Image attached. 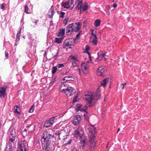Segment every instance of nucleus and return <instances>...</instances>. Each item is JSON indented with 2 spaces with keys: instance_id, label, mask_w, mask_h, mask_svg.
<instances>
[{
  "instance_id": "4c0bfd02",
  "label": "nucleus",
  "mask_w": 151,
  "mask_h": 151,
  "mask_svg": "<svg viewBox=\"0 0 151 151\" xmlns=\"http://www.w3.org/2000/svg\"><path fill=\"white\" fill-rule=\"evenodd\" d=\"M68 19L69 18L67 17H65L64 19L63 20V23L65 24V25L67 24V22L68 21Z\"/></svg>"
},
{
  "instance_id": "603ef678",
  "label": "nucleus",
  "mask_w": 151,
  "mask_h": 151,
  "mask_svg": "<svg viewBox=\"0 0 151 151\" xmlns=\"http://www.w3.org/2000/svg\"><path fill=\"white\" fill-rule=\"evenodd\" d=\"M47 56H46V52L45 51V56L44 57V58H43V61H44L45 60L46 61H47Z\"/></svg>"
},
{
  "instance_id": "e433bc0d",
  "label": "nucleus",
  "mask_w": 151,
  "mask_h": 151,
  "mask_svg": "<svg viewBox=\"0 0 151 151\" xmlns=\"http://www.w3.org/2000/svg\"><path fill=\"white\" fill-rule=\"evenodd\" d=\"M67 77H64V78L61 80V82L64 83L66 81H70L71 80L70 79H67Z\"/></svg>"
},
{
  "instance_id": "49530a36",
  "label": "nucleus",
  "mask_w": 151,
  "mask_h": 151,
  "mask_svg": "<svg viewBox=\"0 0 151 151\" xmlns=\"http://www.w3.org/2000/svg\"><path fill=\"white\" fill-rule=\"evenodd\" d=\"M75 5V4H73V5H72V6H71L70 4L69 6H68L69 7H68L67 9H69L70 10H72L73 9V7H74V6Z\"/></svg>"
},
{
  "instance_id": "7c9ffc66",
  "label": "nucleus",
  "mask_w": 151,
  "mask_h": 151,
  "mask_svg": "<svg viewBox=\"0 0 151 151\" xmlns=\"http://www.w3.org/2000/svg\"><path fill=\"white\" fill-rule=\"evenodd\" d=\"M32 22L35 24V25H36V26L37 25L38 22L39 21L38 19H32Z\"/></svg>"
},
{
  "instance_id": "a878e982",
  "label": "nucleus",
  "mask_w": 151,
  "mask_h": 151,
  "mask_svg": "<svg viewBox=\"0 0 151 151\" xmlns=\"http://www.w3.org/2000/svg\"><path fill=\"white\" fill-rule=\"evenodd\" d=\"M24 12L27 14H30L32 12L31 10L29 9L28 6L27 5L24 6Z\"/></svg>"
},
{
  "instance_id": "4468645a",
  "label": "nucleus",
  "mask_w": 151,
  "mask_h": 151,
  "mask_svg": "<svg viewBox=\"0 0 151 151\" xmlns=\"http://www.w3.org/2000/svg\"><path fill=\"white\" fill-rule=\"evenodd\" d=\"M59 33H58L57 35L58 37H64V35L65 33V29H60L59 30Z\"/></svg>"
},
{
  "instance_id": "f257e3e1",
  "label": "nucleus",
  "mask_w": 151,
  "mask_h": 151,
  "mask_svg": "<svg viewBox=\"0 0 151 151\" xmlns=\"http://www.w3.org/2000/svg\"><path fill=\"white\" fill-rule=\"evenodd\" d=\"M101 95L99 93H94L91 92H88L85 95L84 99L86 100V103L89 107H91L93 106L92 101L93 99L98 100L101 98Z\"/></svg>"
},
{
  "instance_id": "9d476101",
  "label": "nucleus",
  "mask_w": 151,
  "mask_h": 151,
  "mask_svg": "<svg viewBox=\"0 0 151 151\" xmlns=\"http://www.w3.org/2000/svg\"><path fill=\"white\" fill-rule=\"evenodd\" d=\"M87 106H84L81 104H78L77 105L76 109L77 110L80 111H86L87 109Z\"/></svg>"
},
{
  "instance_id": "f03ea898",
  "label": "nucleus",
  "mask_w": 151,
  "mask_h": 151,
  "mask_svg": "<svg viewBox=\"0 0 151 151\" xmlns=\"http://www.w3.org/2000/svg\"><path fill=\"white\" fill-rule=\"evenodd\" d=\"M83 133V128L79 126L74 131V136L75 137L79 138L80 139H83L85 137Z\"/></svg>"
},
{
  "instance_id": "338daca9",
  "label": "nucleus",
  "mask_w": 151,
  "mask_h": 151,
  "mask_svg": "<svg viewBox=\"0 0 151 151\" xmlns=\"http://www.w3.org/2000/svg\"><path fill=\"white\" fill-rule=\"evenodd\" d=\"M71 151H78V150L76 148H74Z\"/></svg>"
},
{
  "instance_id": "f704fd0d",
  "label": "nucleus",
  "mask_w": 151,
  "mask_h": 151,
  "mask_svg": "<svg viewBox=\"0 0 151 151\" xmlns=\"http://www.w3.org/2000/svg\"><path fill=\"white\" fill-rule=\"evenodd\" d=\"M87 131L88 132L89 135H91L92 134V131L91 128H88L87 130Z\"/></svg>"
},
{
  "instance_id": "72a5a7b5",
  "label": "nucleus",
  "mask_w": 151,
  "mask_h": 151,
  "mask_svg": "<svg viewBox=\"0 0 151 151\" xmlns=\"http://www.w3.org/2000/svg\"><path fill=\"white\" fill-rule=\"evenodd\" d=\"M88 8L87 5H85L82 7V10L83 12L87 10Z\"/></svg>"
},
{
  "instance_id": "f3484780",
  "label": "nucleus",
  "mask_w": 151,
  "mask_h": 151,
  "mask_svg": "<svg viewBox=\"0 0 151 151\" xmlns=\"http://www.w3.org/2000/svg\"><path fill=\"white\" fill-rule=\"evenodd\" d=\"M72 24H73L72 27L73 29V32H79V30H80L81 28L80 27L76 26L75 24L73 23H72Z\"/></svg>"
},
{
  "instance_id": "aec40b11",
  "label": "nucleus",
  "mask_w": 151,
  "mask_h": 151,
  "mask_svg": "<svg viewBox=\"0 0 151 151\" xmlns=\"http://www.w3.org/2000/svg\"><path fill=\"white\" fill-rule=\"evenodd\" d=\"M69 2L66 1L63 2L61 4V5L64 8H67L68 7H69L68 6H69Z\"/></svg>"
},
{
  "instance_id": "cd10ccee",
  "label": "nucleus",
  "mask_w": 151,
  "mask_h": 151,
  "mask_svg": "<svg viewBox=\"0 0 151 151\" xmlns=\"http://www.w3.org/2000/svg\"><path fill=\"white\" fill-rule=\"evenodd\" d=\"M85 112V114H83V116L85 119L86 120H87L88 119V112L86 110V111H84Z\"/></svg>"
},
{
  "instance_id": "ea45409f",
  "label": "nucleus",
  "mask_w": 151,
  "mask_h": 151,
  "mask_svg": "<svg viewBox=\"0 0 151 151\" xmlns=\"http://www.w3.org/2000/svg\"><path fill=\"white\" fill-rule=\"evenodd\" d=\"M81 31H79V33L76 35V39H74L75 40L76 39L78 40L79 37H80V35L81 33Z\"/></svg>"
},
{
  "instance_id": "6e6552de",
  "label": "nucleus",
  "mask_w": 151,
  "mask_h": 151,
  "mask_svg": "<svg viewBox=\"0 0 151 151\" xmlns=\"http://www.w3.org/2000/svg\"><path fill=\"white\" fill-rule=\"evenodd\" d=\"M71 43V41L69 39L65 40L63 44V48H65L66 47H68L70 48H72L71 46H73L74 45Z\"/></svg>"
},
{
  "instance_id": "3c124183",
  "label": "nucleus",
  "mask_w": 151,
  "mask_h": 151,
  "mask_svg": "<svg viewBox=\"0 0 151 151\" xmlns=\"http://www.w3.org/2000/svg\"><path fill=\"white\" fill-rule=\"evenodd\" d=\"M85 52L87 53L88 54V55L89 56V59H90V60L91 61V55H90V53L88 52V51H86Z\"/></svg>"
},
{
  "instance_id": "8fccbe9b",
  "label": "nucleus",
  "mask_w": 151,
  "mask_h": 151,
  "mask_svg": "<svg viewBox=\"0 0 151 151\" xmlns=\"http://www.w3.org/2000/svg\"><path fill=\"white\" fill-rule=\"evenodd\" d=\"M60 134V133L59 131H56L55 133V134L58 136V137H59Z\"/></svg>"
},
{
  "instance_id": "a18cd8bd",
  "label": "nucleus",
  "mask_w": 151,
  "mask_h": 151,
  "mask_svg": "<svg viewBox=\"0 0 151 151\" xmlns=\"http://www.w3.org/2000/svg\"><path fill=\"white\" fill-rule=\"evenodd\" d=\"M5 4V3L1 4L0 5V8L2 9H4V5Z\"/></svg>"
},
{
  "instance_id": "39448f33",
  "label": "nucleus",
  "mask_w": 151,
  "mask_h": 151,
  "mask_svg": "<svg viewBox=\"0 0 151 151\" xmlns=\"http://www.w3.org/2000/svg\"><path fill=\"white\" fill-rule=\"evenodd\" d=\"M6 88L2 86L0 87V98L3 99L5 98L7 95Z\"/></svg>"
},
{
  "instance_id": "58836bf2",
  "label": "nucleus",
  "mask_w": 151,
  "mask_h": 151,
  "mask_svg": "<svg viewBox=\"0 0 151 151\" xmlns=\"http://www.w3.org/2000/svg\"><path fill=\"white\" fill-rule=\"evenodd\" d=\"M69 58L70 59L74 60L75 61V62H76V61H77V58H76V57H75L74 56H70Z\"/></svg>"
},
{
  "instance_id": "69168bd1",
  "label": "nucleus",
  "mask_w": 151,
  "mask_h": 151,
  "mask_svg": "<svg viewBox=\"0 0 151 151\" xmlns=\"http://www.w3.org/2000/svg\"><path fill=\"white\" fill-rule=\"evenodd\" d=\"M19 37H17L15 41H16V42H18L19 41Z\"/></svg>"
},
{
  "instance_id": "4d7b16f0",
  "label": "nucleus",
  "mask_w": 151,
  "mask_h": 151,
  "mask_svg": "<svg viewBox=\"0 0 151 151\" xmlns=\"http://www.w3.org/2000/svg\"><path fill=\"white\" fill-rule=\"evenodd\" d=\"M52 20L50 21V27L51 28V27H52Z\"/></svg>"
},
{
  "instance_id": "bb28decb",
  "label": "nucleus",
  "mask_w": 151,
  "mask_h": 151,
  "mask_svg": "<svg viewBox=\"0 0 151 151\" xmlns=\"http://www.w3.org/2000/svg\"><path fill=\"white\" fill-rule=\"evenodd\" d=\"M57 13L58 14H60V15L59 16L60 17L63 18L64 17V15L65 14V13L64 12H59L57 11Z\"/></svg>"
},
{
  "instance_id": "13d9d810",
  "label": "nucleus",
  "mask_w": 151,
  "mask_h": 151,
  "mask_svg": "<svg viewBox=\"0 0 151 151\" xmlns=\"http://www.w3.org/2000/svg\"><path fill=\"white\" fill-rule=\"evenodd\" d=\"M106 54V52L105 53H102L101 55V57L102 58L104 57L105 56V55Z\"/></svg>"
},
{
  "instance_id": "774afa93",
  "label": "nucleus",
  "mask_w": 151,
  "mask_h": 151,
  "mask_svg": "<svg viewBox=\"0 0 151 151\" xmlns=\"http://www.w3.org/2000/svg\"><path fill=\"white\" fill-rule=\"evenodd\" d=\"M117 4H113V7L114 8H116L117 7Z\"/></svg>"
},
{
  "instance_id": "c9c22d12",
  "label": "nucleus",
  "mask_w": 151,
  "mask_h": 151,
  "mask_svg": "<svg viewBox=\"0 0 151 151\" xmlns=\"http://www.w3.org/2000/svg\"><path fill=\"white\" fill-rule=\"evenodd\" d=\"M67 77H64V78L61 80V82L64 83L66 81H70L71 80L70 79H67Z\"/></svg>"
},
{
  "instance_id": "7ed1b4c3",
  "label": "nucleus",
  "mask_w": 151,
  "mask_h": 151,
  "mask_svg": "<svg viewBox=\"0 0 151 151\" xmlns=\"http://www.w3.org/2000/svg\"><path fill=\"white\" fill-rule=\"evenodd\" d=\"M47 131H45L43 134L41 142L42 144V146L44 151H47Z\"/></svg>"
},
{
  "instance_id": "bf43d9fd",
  "label": "nucleus",
  "mask_w": 151,
  "mask_h": 151,
  "mask_svg": "<svg viewBox=\"0 0 151 151\" xmlns=\"http://www.w3.org/2000/svg\"><path fill=\"white\" fill-rule=\"evenodd\" d=\"M5 56L6 58H8V52L6 51L5 52Z\"/></svg>"
},
{
  "instance_id": "2eb2a0df",
  "label": "nucleus",
  "mask_w": 151,
  "mask_h": 151,
  "mask_svg": "<svg viewBox=\"0 0 151 151\" xmlns=\"http://www.w3.org/2000/svg\"><path fill=\"white\" fill-rule=\"evenodd\" d=\"M77 1H78V4L75 7V9L76 10H78L81 9L83 3L82 1L78 0Z\"/></svg>"
},
{
  "instance_id": "473e14b6",
  "label": "nucleus",
  "mask_w": 151,
  "mask_h": 151,
  "mask_svg": "<svg viewBox=\"0 0 151 151\" xmlns=\"http://www.w3.org/2000/svg\"><path fill=\"white\" fill-rule=\"evenodd\" d=\"M34 105H33L31 106L28 111L29 113H32L34 110Z\"/></svg>"
},
{
  "instance_id": "dca6fc26",
  "label": "nucleus",
  "mask_w": 151,
  "mask_h": 151,
  "mask_svg": "<svg viewBox=\"0 0 151 151\" xmlns=\"http://www.w3.org/2000/svg\"><path fill=\"white\" fill-rule=\"evenodd\" d=\"M54 14V9L52 6L51 7V8L49 10L48 12V16L50 18H52Z\"/></svg>"
},
{
  "instance_id": "37998d69",
  "label": "nucleus",
  "mask_w": 151,
  "mask_h": 151,
  "mask_svg": "<svg viewBox=\"0 0 151 151\" xmlns=\"http://www.w3.org/2000/svg\"><path fill=\"white\" fill-rule=\"evenodd\" d=\"M60 79L59 76H56L54 79V81H59Z\"/></svg>"
},
{
  "instance_id": "5fc2aeb1",
  "label": "nucleus",
  "mask_w": 151,
  "mask_h": 151,
  "mask_svg": "<svg viewBox=\"0 0 151 151\" xmlns=\"http://www.w3.org/2000/svg\"><path fill=\"white\" fill-rule=\"evenodd\" d=\"M75 25H76L77 26L79 27H80V23L79 22H76L75 23Z\"/></svg>"
},
{
  "instance_id": "ddd939ff",
  "label": "nucleus",
  "mask_w": 151,
  "mask_h": 151,
  "mask_svg": "<svg viewBox=\"0 0 151 151\" xmlns=\"http://www.w3.org/2000/svg\"><path fill=\"white\" fill-rule=\"evenodd\" d=\"M90 42L93 43V44L95 45H97V38L96 36L92 37L90 38Z\"/></svg>"
},
{
  "instance_id": "393cba45",
  "label": "nucleus",
  "mask_w": 151,
  "mask_h": 151,
  "mask_svg": "<svg viewBox=\"0 0 151 151\" xmlns=\"http://www.w3.org/2000/svg\"><path fill=\"white\" fill-rule=\"evenodd\" d=\"M73 66V68H74V70H77L78 71V74H79V75H81V70L80 68L77 65H76L75 66H73V65H72V67Z\"/></svg>"
},
{
  "instance_id": "0eeeda50",
  "label": "nucleus",
  "mask_w": 151,
  "mask_h": 151,
  "mask_svg": "<svg viewBox=\"0 0 151 151\" xmlns=\"http://www.w3.org/2000/svg\"><path fill=\"white\" fill-rule=\"evenodd\" d=\"M106 71L104 66H101L97 70V74L98 76H103L106 75Z\"/></svg>"
},
{
  "instance_id": "2f4dec72",
  "label": "nucleus",
  "mask_w": 151,
  "mask_h": 151,
  "mask_svg": "<svg viewBox=\"0 0 151 151\" xmlns=\"http://www.w3.org/2000/svg\"><path fill=\"white\" fill-rule=\"evenodd\" d=\"M85 137L83 139H81L80 140V142L81 144L85 145L86 143V140L85 139Z\"/></svg>"
},
{
  "instance_id": "412c9836",
  "label": "nucleus",
  "mask_w": 151,
  "mask_h": 151,
  "mask_svg": "<svg viewBox=\"0 0 151 151\" xmlns=\"http://www.w3.org/2000/svg\"><path fill=\"white\" fill-rule=\"evenodd\" d=\"M81 67L82 70L84 71H86L88 70V67L87 64L84 63H82L81 64Z\"/></svg>"
},
{
  "instance_id": "79ce46f5",
  "label": "nucleus",
  "mask_w": 151,
  "mask_h": 151,
  "mask_svg": "<svg viewBox=\"0 0 151 151\" xmlns=\"http://www.w3.org/2000/svg\"><path fill=\"white\" fill-rule=\"evenodd\" d=\"M31 44L32 46L34 45V46H35V47H36L37 45L34 41L32 40V41L31 42Z\"/></svg>"
},
{
  "instance_id": "6ab92c4d",
  "label": "nucleus",
  "mask_w": 151,
  "mask_h": 151,
  "mask_svg": "<svg viewBox=\"0 0 151 151\" xmlns=\"http://www.w3.org/2000/svg\"><path fill=\"white\" fill-rule=\"evenodd\" d=\"M14 112L16 114L20 115V113L18 110H20L19 107L17 105H15L14 107Z\"/></svg>"
},
{
  "instance_id": "680f3d73",
  "label": "nucleus",
  "mask_w": 151,
  "mask_h": 151,
  "mask_svg": "<svg viewBox=\"0 0 151 151\" xmlns=\"http://www.w3.org/2000/svg\"><path fill=\"white\" fill-rule=\"evenodd\" d=\"M20 35V33H18L17 34V37H19Z\"/></svg>"
},
{
  "instance_id": "052dcab7",
  "label": "nucleus",
  "mask_w": 151,
  "mask_h": 151,
  "mask_svg": "<svg viewBox=\"0 0 151 151\" xmlns=\"http://www.w3.org/2000/svg\"><path fill=\"white\" fill-rule=\"evenodd\" d=\"M47 121H46L45 124H44V127H47Z\"/></svg>"
},
{
  "instance_id": "a211bd4d",
  "label": "nucleus",
  "mask_w": 151,
  "mask_h": 151,
  "mask_svg": "<svg viewBox=\"0 0 151 151\" xmlns=\"http://www.w3.org/2000/svg\"><path fill=\"white\" fill-rule=\"evenodd\" d=\"M109 78H107L104 79L101 82V85L102 86H103L104 87H105L108 81H109Z\"/></svg>"
},
{
  "instance_id": "9b49d317",
  "label": "nucleus",
  "mask_w": 151,
  "mask_h": 151,
  "mask_svg": "<svg viewBox=\"0 0 151 151\" xmlns=\"http://www.w3.org/2000/svg\"><path fill=\"white\" fill-rule=\"evenodd\" d=\"M72 24H72V23L71 24H70L69 25H68L66 27V33H67L68 34H70L71 33L73 32Z\"/></svg>"
},
{
  "instance_id": "1a4fd4ad",
  "label": "nucleus",
  "mask_w": 151,
  "mask_h": 151,
  "mask_svg": "<svg viewBox=\"0 0 151 151\" xmlns=\"http://www.w3.org/2000/svg\"><path fill=\"white\" fill-rule=\"evenodd\" d=\"M18 147L17 151H26V149L25 146L22 141L19 142L18 143Z\"/></svg>"
},
{
  "instance_id": "c03bdc74",
  "label": "nucleus",
  "mask_w": 151,
  "mask_h": 151,
  "mask_svg": "<svg viewBox=\"0 0 151 151\" xmlns=\"http://www.w3.org/2000/svg\"><path fill=\"white\" fill-rule=\"evenodd\" d=\"M64 66L63 64H59L58 65V68H63Z\"/></svg>"
},
{
  "instance_id": "4be33fe9",
  "label": "nucleus",
  "mask_w": 151,
  "mask_h": 151,
  "mask_svg": "<svg viewBox=\"0 0 151 151\" xmlns=\"http://www.w3.org/2000/svg\"><path fill=\"white\" fill-rule=\"evenodd\" d=\"M66 88H65V84H62L59 87V90L62 92H64Z\"/></svg>"
},
{
  "instance_id": "5701e85b",
  "label": "nucleus",
  "mask_w": 151,
  "mask_h": 151,
  "mask_svg": "<svg viewBox=\"0 0 151 151\" xmlns=\"http://www.w3.org/2000/svg\"><path fill=\"white\" fill-rule=\"evenodd\" d=\"M64 37H60L59 38H55V42L58 43H60L63 40Z\"/></svg>"
},
{
  "instance_id": "b1692460",
  "label": "nucleus",
  "mask_w": 151,
  "mask_h": 151,
  "mask_svg": "<svg viewBox=\"0 0 151 151\" xmlns=\"http://www.w3.org/2000/svg\"><path fill=\"white\" fill-rule=\"evenodd\" d=\"M101 23V21L99 19H96L94 23V26L96 27H97L99 26Z\"/></svg>"
},
{
  "instance_id": "a19ab883",
  "label": "nucleus",
  "mask_w": 151,
  "mask_h": 151,
  "mask_svg": "<svg viewBox=\"0 0 151 151\" xmlns=\"http://www.w3.org/2000/svg\"><path fill=\"white\" fill-rule=\"evenodd\" d=\"M68 2H69V4L71 6H72V5H73V4H74V0H69V1H68Z\"/></svg>"
},
{
  "instance_id": "09e8293b",
  "label": "nucleus",
  "mask_w": 151,
  "mask_h": 151,
  "mask_svg": "<svg viewBox=\"0 0 151 151\" xmlns=\"http://www.w3.org/2000/svg\"><path fill=\"white\" fill-rule=\"evenodd\" d=\"M87 151H93L92 146V145H90L89 149L87 150Z\"/></svg>"
},
{
  "instance_id": "6e6d98bb",
  "label": "nucleus",
  "mask_w": 151,
  "mask_h": 151,
  "mask_svg": "<svg viewBox=\"0 0 151 151\" xmlns=\"http://www.w3.org/2000/svg\"><path fill=\"white\" fill-rule=\"evenodd\" d=\"M85 145H81L80 147V149L81 150L83 149V147H85Z\"/></svg>"
},
{
  "instance_id": "f8f14e48",
  "label": "nucleus",
  "mask_w": 151,
  "mask_h": 151,
  "mask_svg": "<svg viewBox=\"0 0 151 151\" xmlns=\"http://www.w3.org/2000/svg\"><path fill=\"white\" fill-rule=\"evenodd\" d=\"M56 116H53L50 118L49 120H48V128L51 127L54 123V120Z\"/></svg>"
},
{
  "instance_id": "e2e57ef3",
  "label": "nucleus",
  "mask_w": 151,
  "mask_h": 151,
  "mask_svg": "<svg viewBox=\"0 0 151 151\" xmlns=\"http://www.w3.org/2000/svg\"><path fill=\"white\" fill-rule=\"evenodd\" d=\"M72 140L71 139H70L67 142V144L68 145H69L71 143V142Z\"/></svg>"
},
{
  "instance_id": "864d4df0",
  "label": "nucleus",
  "mask_w": 151,
  "mask_h": 151,
  "mask_svg": "<svg viewBox=\"0 0 151 151\" xmlns=\"http://www.w3.org/2000/svg\"><path fill=\"white\" fill-rule=\"evenodd\" d=\"M87 23V21L86 20H85L83 22V24L84 26L86 27V26Z\"/></svg>"
},
{
  "instance_id": "de8ad7c7",
  "label": "nucleus",
  "mask_w": 151,
  "mask_h": 151,
  "mask_svg": "<svg viewBox=\"0 0 151 151\" xmlns=\"http://www.w3.org/2000/svg\"><path fill=\"white\" fill-rule=\"evenodd\" d=\"M90 48L89 46L88 45H86L85 48L86 51H88Z\"/></svg>"
},
{
  "instance_id": "c756f323",
  "label": "nucleus",
  "mask_w": 151,
  "mask_h": 151,
  "mask_svg": "<svg viewBox=\"0 0 151 151\" xmlns=\"http://www.w3.org/2000/svg\"><path fill=\"white\" fill-rule=\"evenodd\" d=\"M49 134V135H48V142H49L50 141H51L50 139L52 138H53V135H52V134ZM54 134V133L53 134Z\"/></svg>"
},
{
  "instance_id": "20e7f679",
  "label": "nucleus",
  "mask_w": 151,
  "mask_h": 151,
  "mask_svg": "<svg viewBox=\"0 0 151 151\" xmlns=\"http://www.w3.org/2000/svg\"><path fill=\"white\" fill-rule=\"evenodd\" d=\"M75 93V89L71 87H68L66 89L64 93L67 96L69 97L73 95Z\"/></svg>"
},
{
  "instance_id": "c85d7f7f",
  "label": "nucleus",
  "mask_w": 151,
  "mask_h": 151,
  "mask_svg": "<svg viewBox=\"0 0 151 151\" xmlns=\"http://www.w3.org/2000/svg\"><path fill=\"white\" fill-rule=\"evenodd\" d=\"M57 68L56 66L53 67L52 68V73L53 75L57 71Z\"/></svg>"
},
{
  "instance_id": "0e129e2a",
  "label": "nucleus",
  "mask_w": 151,
  "mask_h": 151,
  "mask_svg": "<svg viewBox=\"0 0 151 151\" xmlns=\"http://www.w3.org/2000/svg\"><path fill=\"white\" fill-rule=\"evenodd\" d=\"M91 37H94L96 36L94 34L93 32H91Z\"/></svg>"
},
{
  "instance_id": "423d86ee",
  "label": "nucleus",
  "mask_w": 151,
  "mask_h": 151,
  "mask_svg": "<svg viewBox=\"0 0 151 151\" xmlns=\"http://www.w3.org/2000/svg\"><path fill=\"white\" fill-rule=\"evenodd\" d=\"M81 117L79 115H76L73 118L71 122L74 125H77L79 124L81 121Z\"/></svg>"
}]
</instances>
